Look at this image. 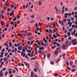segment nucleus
Segmentation results:
<instances>
[{
	"label": "nucleus",
	"instance_id": "nucleus-1",
	"mask_svg": "<svg viewBox=\"0 0 77 77\" xmlns=\"http://www.w3.org/2000/svg\"><path fill=\"white\" fill-rule=\"evenodd\" d=\"M76 42V39H75L73 40H72V43H73V45H75L76 44L77 45V42Z\"/></svg>",
	"mask_w": 77,
	"mask_h": 77
},
{
	"label": "nucleus",
	"instance_id": "nucleus-2",
	"mask_svg": "<svg viewBox=\"0 0 77 77\" xmlns=\"http://www.w3.org/2000/svg\"><path fill=\"white\" fill-rule=\"evenodd\" d=\"M26 53H24L23 52H21V56H23V57H25V56H26Z\"/></svg>",
	"mask_w": 77,
	"mask_h": 77
},
{
	"label": "nucleus",
	"instance_id": "nucleus-3",
	"mask_svg": "<svg viewBox=\"0 0 77 77\" xmlns=\"http://www.w3.org/2000/svg\"><path fill=\"white\" fill-rule=\"evenodd\" d=\"M24 63L25 65L26 66L27 68H29V63H26V62H24Z\"/></svg>",
	"mask_w": 77,
	"mask_h": 77
},
{
	"label": "nucleus",
	"instance_id": "nucleus-4",
	"mask_svg": "<svg viewBox=\"0 0 77 77\" xmlns=\"http://www.w3.org/2000/svg\"><path fill=\"white\" fill-rule=\"evenodd\" d=\"M23 49V46H19L18 47V49L19 50H21Z\"/></svg>",
	"mask_w": 77,
	"mask_h": 77
},
{
	"label": "nucleus",
	"instance_id": "nucleus-5",
	"mask_svg": "<svg viewBox=\"0 0 77 77\" xmlns=\"http://www.w3.org/2000/svg\"><path fill=\"white\" fill-rule=\"evenodd\" d=\"M59 22H60V24L62 26H63V20L61 21L60 20L59 21Z\"/></svg>",
	"mask_w": 77,
	"mask_h": 77
},
{
	"label": "nucleus",
	"instance_id": "nucleus-6",
	"mask_svg": "<svg viewBox=\"0 0 77 77\" xmlns=\"http://www.w3.org/2000/svg\"><path fill=\"white\" fill-rule=\"evenodd\" d=\"M75 29H74V31H73V32H72V34L73 35H75Z\"/></svg>",
	"mask_w": 77,
	"mask_h": 77
},
{
	"label": "nucleus",
	"instance_id": "nucleus-7",
	"mask_svg": "<svg viewBox=\"0 0 77 77\" xmlns=\"http://www.w3.org/2000/svg\"><path fill=\"white\" fill-rule=\"evenodd\" d=\"M62 48L63 49H65L66 48V46L65 45H62Z\"/></svg>",
	"mask_w": 77,
	"mask_h": 77
},
{
	"label": "nucleus",
	"instance_id": "nucleus-8",
	"mask_svg": "<svg viewBox=\"0 0 77 77\" xmlns=\"http://www.w3.org/2000/svg\"><path fill=\"white\" fill-rule=\"evenodd\" d=\"M35 40H33V41H31V42L30 43V46L32 45V44H33V42H35Z\"/></svg>",
	"mask_w": 77,
	"mask_h": 77
},
{
	"label": "nucleus",
	"instance_id": "nucleus-9",
	"mask_svg": "<svg viewBox=\"0 0 77 77\" xmlns=\"http://www.w3.org/2000/svg\"><path fill=\"white\" fill-rule=\"evenodd\" d=\"M28 27L29 29H28L27 30H28V32H30V30H31V28H30V26H28Z\"/></svg>",
	"mask_w": 77,
	"mask_h": 77
},
{
	"label": "nucleus",
	"instance_id": "nucleus-10",
	"mask_svg": "<svg viewBox=\"0 0 77 77\" xmlns=\"http://www.w3.org/2000/svg\"><path fill=\"white\" fill-rule=\"evenodd\" d=\"M53 36V37H54L55 38V39L57 38V36H56V35H55V34H54Z\"/></svg>",
	"mask_w": 77,
	"mask_h": 77
},
{
	"label": "nucleus",
	"instance_id": "nucleus-11",
	"mask_svg": "<svg viewBox=\"0 0 77 77\" xmlns=\"http://www.w3.org/2000/svg\"><path fill=\"white\" fill-rule=\"evenodd\" d=\"M44 47H40L39 48V49L41 50H44Z\"/></svg>",
	"mask_w": 77,
	"mask_h": 77
},
{
	"label": "nucleus",
	"instance_id": "nucleus-12",
	"mask_svg": "<svg viewBox=\"0 0 77 77\" xmlns=\"http://www.w3.org/2000/svg\"><path fill=\"white\" fill-rule=\"evenodd\" d=\"M68 42H69L68 41H67L66 42V45L67 47H68V45H67L68 44Z\"/></svg>",
	"mask_w": 77,
	"mask_h": 77
},
{
	"label": "nucleus",
	"instance_id": "nucleus-13",
	"mask_svg": "<svg viewBox=\"0 0 77 77\" xmlns=\"http://www.w3.org/2000/svg\"><path fill=\"white\" fill-rule=\"evenodd\" d=\"M3 72H0V77H3Z\"/></svg>",
	"mask_w": 77,
	"mask_h": 77
},
{
	"label": "nucleus",
	"instance_id": "nucleus-14",
	"mask_svg": "<svg viewBox=\"0 0 77 77\" xmlns=\"http://www.w3.org/2000/svg\"><path fill=\"white\" fill-rule=\"evenodd\" d=\"M38 4H39V6H41V5H42V3H41V2L39 1L38 2Z\"/></svg>",
	"mask_w": 77,
	"mask_h": 77
},
{
	"label": "nucleus",
	"instance_id": "nucleus-15",
	"mask_svg": "<svg viewBox=\"0 0 77 77\" xmlns=\"http://www.w3.org/2000/svg\"><path fill=\"white\" fill-rule=\"evenodd\" d=\"M36 59V58L35 57L32 58L31 59V60H35Z\"/></svg>",
	"mask_w": 77,
	"mask_h": 77
},
{
	"label": "nucleus",
	"instance_id": "nucleus-16",
	"mask_svg": "<svg viewBox=\"0 0 77 77\" xmlns=\"http://www.w3.org/2000/svg\"><path fill=\"white\" fill-rule=\"evenodd\" d=\"M57 53H58V51H55L54 54H57Z\"/></svg>",
	"mask_w": 77,
	"mask_h": 77
},
{
	"label": "nucleus",
	"instance_id": "nucleus-17",
	"mask_svg": "<svg viewBox=\"0 0 77 77\" xmlns=\"http://www.w3.org/2000/svg\"><path fill=\"white\" fill-rule=\"evenodd\" d=\"M17 20V17H15L14 18V19H13V21H15L16 20Z\"/></svg>",
	"mask_w": 77,
	"mask_h": 77
},
{
	"label": "nucleus",
	"instance_id": "nucleus-18",
	"mask_svg": "<svg viewBox=\"0 0 77 77\" xmlns=\"http://www.w3.org/2000/svg\"><path fill=\"white\" fill-rule=\"evenodd\" d=\"M9 47L12 46V43L11 42H9Z\"/></svg>",
	"mask_w": 77,
	"mask_h": 77
},
{
	"label": "nucleus",
	"instance_id": "nucleus-19",
	"mask_svg": "<svg viewBox=\"0 0 77 77\" xmlns=\"http://www.w3.org/2000/svg\"><path fill=\"white\" fill-rule=\"evenodd\" d=\"M72 30V28H71L70 29H69V30H68V32H71Z\"/></svg>",
	"mask_w": 77,
	"mask_h": 77
},
{
	"label": "nucleus",
	"instance_id": "nucleus-20",
	"mask_svg": "<svg viewBox=\"0 0 77 77\" xmlns=\"http://www.w3.org/2000/svg\"><path fill=\"white\" fill-rule=\"evenodd\" d=\"M56 48V46H51L52 49H54Z\"/></svg>",
	"mask_w": 77,
	"mask_h": 77
},
{
	"label": "nucleus",
	"instance_id": "nucleus-21",
	"mask_svg": "<svg viewBox=\"0 0 77 77\" xmlns=\"http://www.w3.org/2000/svg\"><path fill=\"white\" fill-rule=\"evenodd\" d=\"M60 60V59L59 58L57 60L56 62V63H58V62Z\"/></svg>",
	"mask_w": 77,
	"mask_h": 77
},
{
	"label": "nucleus",
	"instance_id": "nucleus-22",
	"mask_svg": "<svg viewBox=\"0 0 77 77\" xmlns=\"http://www.w3.org/2000/svg\"><path fill=\"white\" fill-rule=\"evenodd\" d=\"M8 60V58H4V60L5 62L6 61V60Z\"/></svg>",
	"mask_w": 77,
	"mask_h": 77
},
{
	"label": "nucleus",
	"instance_id": "nucleus-23",
	"mask_svg": "<svg viewBox=\"0 0 77 77\" xmlns=\"http://www.w3.org/2000/svg\"><path fill=\"white\" fill-rule=\"evenodd\" d=\"M28 53H31V51L29 50V49H27L26 50Z\"/></svg>",
	"mask_w": 77,
	"mask_h": 77
},
{
	"label": "nucleus",
	"instance_id": "nucleus-24",
	"mask_svg": "<svg viewBox=\"0 0 77 77\" xmlns=\"http://www.w3.org/2000/svg\"><path fill=\"white\" fill-rule=\"evenodd\" d=\"M64 15L65 16V15H66L67 16H68V13H65L64 14Z\"/></svg>",
	"mask_w": 77,
	"mask_h": 77
},
{
	"label": "nucleus",
	"instance_id": "nucleus-25",
	"mask_svg": "<svg viewBox=\"0 0 77 77\" xmlns=\"http://www.w3.org/2000/svg\"><path fill=\"white\" fill-rule=\"evenodd\" d=\"M65 55H66V54H63V59H65Z\"/></svg>",
	"mask_w": 77,
	"mask_h": 77
},
{
	"label": "nucleus",
	"instance_id": "nucleus-26",
	"mask_svg": "<svg viewBox=\"0 0 77 77\" xmlns=\"http://www.w3.org/2000/svg\"><path fill=\"white\" fill-rule=\"evenodd\" d=\"M14 68H15L16 70H17V71H18V69L17 67H14Z\"/></svg>",
	"mask_w": 77,
	"mask_h": 77
},
{
	"label": "nucleus",
	"instance_id": "nucleus-27",
	"mask_svg": "<svg viewBox=\"0 0 77 77\" xmlns=\"http://www.w3.org/2000/svg\"><path fill=\"white\" fill-rule=\"evenodd\" d=\"M34 51H37V47H35V49H34Z\"/></svg>",
	"mask_w": 77,
	"mask_h": 77
},
{
	"label": "nucleus",
	"instance_id": "nucleus-28",
	"mask_svg": "<svg viewBox=\"0 0 77 77\" xmlns=\"http://www.w3.org/2000/svg\"><path fill=\"white\" fill-rule=\"evenodd\" d=\"M16 72V70H15V69H14L13 70L12 73H14V72Z\"/></svg>",
	"mask_w": 77,
	"mask_h": 77
},
{
	"label": "nucleus",
	"instance_id": "nucleus-29",
	"mask_svg": "<svg viewBox=\"0 0 77 77\" xmlns=\"http://www.w3.org/2000/svg\"><path fill=\"white\" fill-rule=\"evenodd\" d=\"M50 56H51L50 54H48L47 55V57L48 58L50 57Z\"/></svg>",
	"mask_w": 77,
	"mask_h": 77
},
{
	"label": "nucleus",
	"instance_id": "nucleus-30",
	"mask_svg": "<svg viewBox=\"0 0 77 77\" xmlns=\"http://www.w3.org/2000/svg\"><path fill=\"white\" fill-rule=\"evenodd\" d=\"M73 63V62H72V61H70V65H72Z\"/></svg>",
	"mask_w": 77,
	"mask_h": 77
},
{
	"label": "nucleus",
	"instance_id": "nucleus-31",
	"mask_svg": "<svg viewBox=\"0 0 77 77\" xmlns=\"http://www.w3.org/2000/svg\"><path fill=\"white\" fill-rule=\"evenodd\" d=\"M8 72H6L5 74V76H7V75H8Z\"/></svg>",
	"mask_w": 77,
	"mask_h": 77
},
{
	"label": "nucleus",
	"instance_id": "nucleus-32",
	"mask_svg": "<svg viewBox=\"0 0 77 77\" xmlns=\"http://www.w3.org/2000/svg\"><path fill=\"white\" fill-rule=\"evenodd\" d=\"M22 51L23 52H26V51L25 50V49H24V48H23Z\"/></svg>",
	"mask_w": 77,
	"mask_h": 77
},
{
	"label": "nucleus",
	"instance_id": "nucleus-33",
	"mask_svg": "<svg viewBox=\"0 0 77 77\" xmlns=\"http://www.w3.org/2000/svg\"><path fill=\"white\" fill-rule=\"evenodd\" d=\"M6 27L7 28L9 27V24L7 23L6 24Z\"/></svg>",
	"mask_w": 77,
	"mask_h": 77
},
{
	"label": "nucleus",
	"instance_id": "nucleus-34",
	"mask_svg": "<svg viewBox=\"0 0 77 77\" xmlns=\"http://www.w3.org/2000/svg\"><path fill=\"white\" fill-rule=\"evenodd\" d=\"M17 23H15L14 24V27H17Z\"/></svg>",
	"mask_w": 77,
	"mask_h": 77
},
{
	"label": "nucleus",
	"instance_id": "nucleus-35",
	"mask_svg": "<svg viewBox=\"0 0 77 77\" xmlns=\"http://www.w3.org/2000/svg\"><path fill=\"white\" fill-rule=\"evenodd\" d=\"M31 75H32L33 76V72L32 71L31 73Z\"/></svg>",
	"mask_w": 77,
	"mask_h": 77
},
{
	"label": "nucleus",
	"instance_id": "nucleus-36",
	"mask_svg": "<svg viewBox=\"0 0 77 77\" xmlns=\"http://www.w3.org/2000/svg\"><path fill=\"white\" fill-rule=\"evenodd\" d=\"M75 25H73L72 26V28H74L75 27Z\"/></svg>",
	"mask_w": 77,
	"mask_h": 77
},
{
	"label": "nucleus",
	"instance_id": "nucleus-37",
	"mask_svg": "<svg viewBox=\"0 0 77 77\" xmlns=\"http://www.w3.org/2000/svg\"><path fill=\"white\" fill-rule=\"evenodd\" d=\"M8 53L7 52L5 53V57L6 56H7L8 55Z\"/></svg>",
	"mask_w": 77,
	"mask_h": 77
},
{
	"label": "nucleus",
	"instance_id": "nucleus-38",
	"mask_svg": "<svg viewBox=\"0 0 77 77\" xmlns=\"http://www.w3.org/2000/svg\"><path fill=\"white\" fill-rule=\"evenodd\" d=\"M34 71L35 72H36V71H37V69H36L35 68L34 69Z\"/></svg>",
	"mask_w": 77,
	"mask_h": 77
},
{
	"label": "nucleus",
	"instance_id": "nucleus-39",
	"mask_svg": "<svg viewBox=\"0 0 77 77\" xmlns=\"http://www.w3.org/2000/svg\"><path fill=\"white\" fill-rule=\"evenodd\" d=\"M49 32V30H48V29H46V33H48V32Z\"/></svg>",
	"mask_w": 77,
	"mask_h": 77
},
{
	"label": "nucleus",
	"instance_id": "nucleus-40",
	"mask_svg": "<svg viewBox=\"0 0 77 77\" xmlns=\"http://www.w3.org/2000/svg\"><path fill=\"white\" fill-rule=\"evenodd\" d=\"M9 74H12V71H9Z\"/></svg>",
	"mask_w": 77,
	"mask_h": 77
},
{
	"label": "nucleus",
	"instance_id": "nucleus-41",
	"mask_svg": "<svg viewBox=\"0 0 77 77\" xmlns=\"http://www.w3.org/2000/svg\"><path fill=\"white\" fill-rule=\"evenodd\" d=\"M56 24H57V25L58 27H59V25H58V23H57V22H56Z\"/></svg>",
	"mask_w": 77,
	"mask_h": 77
},
{
	"label": "nucleus",
	"instance_id": "nucleus-42",
	"mask_svg": "<svg viewBox=\"0 0 77 77\" xmlns=\"http://www.w3.org/2000/svg\"><path fill=\"white\" fill-rule=\"evenodd\" d=\"M69 24V27H70L71 26V25H72V22L70 23V24Z\"/></svg>",
	"mask_w": 77,
	"mask_h": 77
},
{
	"label": "nucleus",
	"instance_id": "nucleus-43",
	"mask_svg": "<svg viewBox=\"0 0 77 77\" xmlns=\"http://www.w3.org/2000/svg\"><path fill=\"white\" fill-rule=\"evenodd\" d=\"M53 29H54V27H56V25H55V24H53Z\"/></svg>",
	"mask_w": 77,
	"mask_h": 77
},
{
	"label": "nucleus",
	"instance_id": "nucleus-44",
	"mask_svg": "<svg viewBox=\"0 0 77 77\" xmlns=\"http://www.w3.org/2000/svg\"><path fill=\"white\" fill-rule=\"evenodd\" d=\"M10 7H11V8H13L14 7V5H10Z\"/></svg>",
	"mask_w": 77,
	"mask_h": 77
},
{
	"label": "nucleus",
	"instance_id": "nucleus-45",
	"mask_svg": "<svg viewBox=\"0 0 77 77\" xmlns=\"http://www.w3.org/2000/svg\"><path fill=\"white\" fill-rule=\"evenodd\" d=\"M51 63L52 64V65H53L54 64V62L53 61L51 62Z\"/></svg>",
	"mask_w": 77,
	"mask_h": 77
},
{
	"label": "nucleus",
	"instance_id": "nucleus-46",
	"mask_svg": "<svg viewBox=\"0 0 77 77\" xmlns=\"http://www.w3.org/2000/svg\"><path fill=\"white\" fill-rule=\"evenodd\" d=\"M63 20L65 22V23L66 22V19H65V18H63Z\"/></svg>",
	"mask_w": 77,
	"mask_h": 77
},
{
	"label": "nucleus",
	"instance_id": "nucleus-47",
	"mask_svg": "<svg viewBox=\"0 0 77 77\" xmlns=\"http://www.w3.org/2000/svg\"><path fill=\"white\" fill-rule=\"evenodd\" d=\"M70 34V32H68L67 33V35H67V36H69V35Z\"/></svg>",
	"mask_w": 77,
	"mask_h": 77
},
{
	"label": "nucleus",
	"instance_id": "nucleus-48",
	"mask_svg": "<svg viewBox=\"0 0 77 77\" xmlns=\"http://www.w3.org/2000/svg\"><path fill=\"white\" fill-rule=\"evenodd\" d=\"M56 45L58 47H60V44L56 43Z\"/></svg>",
	"mask_w": 77,
	"mask_h": 77
},
{
	"label": "nucleus",
	"instance_id": "nucleus-49",
	"mask_svg": "<svg viewBox=\"0 0 77 77\" xmlns=\"http://www.w3.org/2000/svg\"><path fill=\"white\" fill-rule=\"evenodd\" d=\"M12 53H14L15 52V50H13L11 51Z\"/></svg>",
	"mask_w": 77,
	"mask_h": 77
},
{
	"label": "nucleus",
	"instance_id": "nucleus-50",
	"mask_svg": "<svg viewBox=\"0 0 77 77\" xmlns=\"http://www.w3.org/2000/svg\"><path fill=\"white\" fill-rule=\"evenodd\" d=\"M49 30L50 32H51V33H53V32H52V30H51V29H49Z\"/></svg>",
	"mask_w": 77,
	"mask_h": 77
},
{
	"label": "nucleus",
	"instance_id": "nucleus-51",
	"mask_svg": "<svg viewBox=\"0 0 77 77\" xmlns=\"http://www.w3.org/2000/svg\"><path fill=\"white\" fill-rule=\"evenodd\" d=\"M14 46L15 47H17V43H15L14 44Z\"/></svg>",
	"mask_w": 77,
	"mask_h": 77
},
{
	"label": "nucleus",
	"instance_id": "nucleus-52",
	"mask_svg": "<svg viewBox=\"0 0 77 77\" xmlns=\"http://www.w3.org/2000/svg\"><path fill=\"white\" fill-rule=\"evenodd\" d=\"M30 17H31L32 18H34V15H32V16H30Z\"/></svg>",
	"mask_w": 77,
	"mask_h": 77
},
{
	"label": "nucleus",
	"instance_id": "nucleus-53",
	"mask_svg": "<svg viewBox=\"0 0 77 77\" xmlns=\"http://www.w3.org/2000/svg\"><path fill=\"white\" fill-rule=\"evenodd\" d=\"M66 63L67 64V65H69V62L68 61H66Z\"/></svg>",
	"mask_w": 77,
	"mask_h": 77
},
{
	"label": "nucleus",
	"instance_id": "nucleus-54",
	"mask_svg": "<svg viewBox=\"0 0 77 77\" xmlns=\"http://www.w3.org/2000/svg\"><path fill=\"white\" fill-rule=\"evenodd\" d=\"M67 68L68 69H69V70H70L71 69L69 67H67Z\"/></svg>",
	"mask_w": 77,
	"mask_h": 77
},
{
	"label": "nucleus",
	"instance_id": "nucleus-55",
	"mask_svg": "<svg viewBox=\"0 0 77 77\" xmlns=\"http://www.w3.org/2000/svg\"><path fill=\"white\" fill-rule=\"evenodd\" d=\"M47 20L48 21H49V20H50V17H47Z\"/></svg>",
	"mask_w": 77,
	"mask_h": 77
},
{
	"label": "nucleus",
	"instance_id": "nucleus-56",
	"mask_svg": "<svg viewBox=\"0 0 77 77\" xmlns=\"http://www.w3.org/2000/svg\"><path fill=\"white\" fill-rule=\"evenodd\" d=\"M33 5H32L31 7V9H33Z\"/></svg>",
	"mask_w": 77,
	"mask_h": 77
},
{
	"label": "nucleus",
	"instance_id": "nucleus-57",
	"mask_svg": "<svg viewBox=\"0 0 77 77\" xmlns=\"http://www.w3.org/2000/svg\"><path fill=\"white\" fill-rule=\"evenodd\" d=\"M6 69V68H4L3 69V71H5Z\"/></svg>",
	"mask_w": 77,
	"mask_h": 77
},
{
	"label": "nucleus",
	"instance_id": "nucleus-58",
	"mask_svg": "<svg viewBox=\"0 0 77 77\" xmlns=\"http://www.w3.org/2000/svg\"><path fill=\"white\" fill-rule=\"evenodd\" d=\"M1 54L2 55H3V54H4V52H1Z\"/></svg>",
	"mask_w": 77,
	"mask_h": 77
},
{
	"label": "nucleus",
	"instance_id": "nucleus-59",
	"mask_svg": "<svg viewBox=\"0 0 77 77\" xmlns=\"http://www.w3.org/2000/svg\"><path fill=\"white\" fill-rule=\"evenodd\" d=\"M5 31H6L7 30V28H4Z\"/></svg>",
	"mask_w": 77,
	"mask_h": 77
},
{
	"label": "nucleus",
	"instance_id": "nucleus-60",
	"mask_svg": "<svg viewBox=\"0 0 77 77\" xmlns=\"http://www.w3.org/2000/svg\"><path fill=\"white\" fill-rule=\"evenodd\" d=\"M27 44H28V45H30V42L28 41Z\"/></svg>",
	"mask_w": 77,
	"mask_h": 77
},
{
	"label": "nucleus",
	"instance_id": "nucleus-61",
	"mask_svg": "<svg viewBox=\"0 0 77 77\" xmlns=\"http://www.w3.org/2000/svg\"><path fill=\"white\" fill-rule=\"evenodd\" d=\"M39 53H42V51L40 50V51H38Z\"/></svg>",
	"mask_w": 77,
	"mask_h": 77
},
{
	"label": "nucleus",
	"instance_id": "nucleus-62",
	"mask_svg": "<svg viewBox=\"0 0 77 77\" xmlns=\"http://www.w3.org/2000/svg\"><path fill=\"white\" fill-rule=\"evenodd\" d=\"M74 17H75V18H77V15L76 14H75L74 15Z\"/></svg>",
	"mask_w": 77,
	"mask_h": 77
},
{
	"label": "nucleus",
	"instance_id": "nucleus-63",
	"mask_svg": "<svg viewBox=\"0 0 77 77\" xmlns=\"http://www.w3.org/2000/svg\"><path fill=\"white\" fill-rule=\"evenodd\" d=\"M2 38H5V35L4 34L2 35Z\"/></svg>",
	"mask_w": 77,
	"mask_h": 77
},
{
	"label": "nucleus",
	"instance_id": "nucleus-64",
	"mask_svg": "<svg viewBox=\"0 0 77 77\" xmlns=\"http://www.w3.org/2000/svg\"><path fill=\"white\" fill-rule=\"evenodd\" d=\"M28 56H29V57L30 56V53H28Z\"/></svg>",
	"mask_w": 77,
	"mask_h": 77
}]
</instances>
